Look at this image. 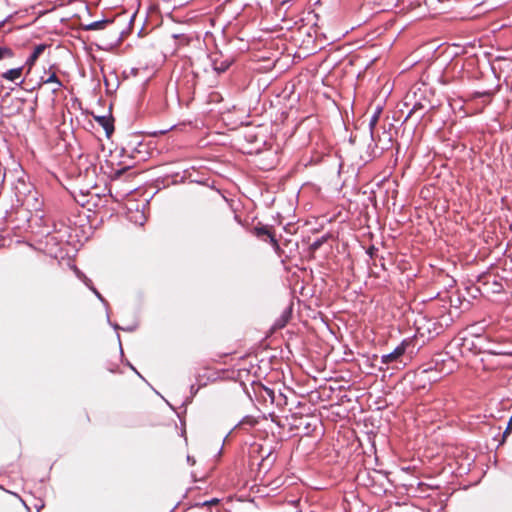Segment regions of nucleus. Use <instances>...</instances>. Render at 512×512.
<instances>
[{"label": "nucleus", "mask_w": 512, "mask_h": 512, "mask_svg": "<svg viewBox=\"0 0 512 512\" xmlns=\"http://www.w3.org/2000/svg\"><path fill=\"white\" fill-rule=\"evenodd\" d=\"M95 120L103 127L107 136H110L114 131L113 119L106 116H96Z\"/></svg>", "instance_id": "4"}, {"label": "nucleus", "mask_w": 512, "mask_h": 512, "mask_svg": "<svg viewBox=\"0 0 512 512\" xmlns=\"http://www.w3.org/2000/svg\"><path fill=\"white\" fill-rule=\"evenodd\" d=\"M22 71H23L22 67L13 68V69H10V70L6 71L5 73H3L2 77L9 81H15L21 77Z\"/></svg>", "instance_id": "6"}, {"label": "nucleus", "mask_w": 512, "mask_h": 512, "mask_svg": "<svg viewBox=\"0 0 512 512\" xmlns=\"http://www.w3.org/2000/svg\"><path fill=\"white\" fill-rule=\"evenodd\" d=\"M107 24V21H95L89 24L86 29L87 30H100L103 29Z\"/></svg>", "instance_id": "9"}, {"label": "nucleus", "mask_w": 512, "mask_h": 512, "mask_svg": "<svg viewBox=\"0 0 512 512\" xmlns=\"http://www.w3.org/2000/svg\"><path fill=\"white\" fill-rule=\"evenodd\" d=\"M325 242H326L325 237H322L321 239H317L310 245V250L313 252L318 250Z\"/></svg>", "instance_id": "11"}, {"label": "nucleus", "mask_w": 512, "mask_h": 512, "mask_svg": "<svg viewBox=\"0 0 512 512\" xmlns=\"http://www.w3.org/2000/svg\"><path fill=\"white\" fill-rule=\"evenodd\" d=\"M424 108H425V106H424L421 102H419V101H415V102L413 103V107H412V109L410 110V112L408 113V115H407V117H406V120H407L408 118H410L413 114H415L417 111H419V110H423Z\"/></svg>", "instance_id": "10"}, {"label": "nucleus", "mask_w": 512, "mask_h": 512, "mask_svg": "<svg viewBox=\"0 0 512 512\" xmlns=\"http://www.w3.org/2000/svg\"><path fill=\"white\" fill-rule=\"evenodd\" d=\"M12 52L8 48H0V60L3 59L5 56H11Z\"/></svg>", "instance_id": "15"}, {"label": "nucleus", "mask_w": 512, "mask_h": 512, "mask_svg": "<svg viewBox=\"0 0 512 512\" xmlns=\"http://www.w3.org/2000/svg\"><path fill=\"white\" fill-rule=\"evenodd\" d=\"M38 58H39V57H38V56H36V55H35V54H33V53L30 55V57H29V58H28V60H27V64L29 65V67H30V68L35 64V62L37 61V59H38Z\"/></svg>", "instance_id": "16"}, {"label": "nucleus", "mask_w": 512, "mask_h": 512, "mask_svg": "<svg viewBox=\"0 0 512 512\" xmlns=\"http://www.w3.org/2000/svg\"><path fill=\"white\" fill-rule=\"evenodd\" d=\"M511 432H512V416L510 417V419L508 421L507 428H506V430L503 433V437L505 438Z\"/></svg>", "instance_id": "17"}, {"label": "nucleus", "mask_w": 512, "mask_h": 512, "mask_svg": "<svg viewBox=\"0 0 512 512\" xmlns=\"http://www.w3.org/2000/svg\"><path fill=\"white\" fill-rule=\"evenodd\" d=\"M29 187L23 179H18V183L15 185V193L19 201H25L24 196L26 192H30Z\"/></svg>", "instance_id": "5"}, {"label": "nucleus", "mask_w": 512, "mask_h": 512, "mask_svg": "<svg viewBox=\"0 0 512 512\" xmlns=\"http://www.w3.org/2000/svg\"><path fill=\"white\" fill-rule=\"evenodd\" d=\"M489 353L492 355H510L509 353L502 352V351H495V350H489Z\"/></svg>", "instance_id": "20"}, {"label": "nucleus", "mask_w": 512, "mask_h": 512, "mask_svg": "<svg viewBox=\"0 0 512 512\" xmlns=\"http://www.w3.org/2000/svg\"><path fill=\"white\" fill-rule=\"evenodd\" d=\"M47 47H48L47 44L36 45L35 48H34L33 54H35L36 56L39 57L45 51V49Z\"/></svg>", "instance_id": "13"}, {"label": "nucleus", "mask_w": 512, "mask_h": 512, "mask_svg": "<svg viewBox=\"0 0 512 512\" xmlns=\"http://www.w3.org/2000/svg\"><path fill=\"white\" fill-rule=\"evenodd\" d=\"M265 461H266L265 459H263V460H262V462L260 463V467H263V466H264V462H265Z\"/></svg>", "instance_id": "23"}, {"label": "nucleus", "mask_w": 512, "mask_h": 512, "mask_svg": "<svg viewBox=\"0 0 512 512\" xmlns=\"http://www.w3.org/2000/svg\"><path fill=\"white\" fill-rule=\"evenodd\" d=\"M264 390H265L266 394L270 397L271 401L273 402L275 399L274 391L272 389L266 388V387L264 388Z\"/></svg>", "instance_id": "18"}, {"label": "nucleus", "mask_w": 512, "mask_h": 512, "mask_svg": "<svg viewBox=\"0 0 512 512\" xmlns=\"http://www.w3.org/2000/svg\"><path fill=\"white\" fill-rule=\"evenodd\" d=\"M253 234L260 240L270 242L271 238H275V229L273 226L258 224L253 228Z\"/></svg>", "instance_id": "2"}, {"label": "nucleus", "mask_w": 512, "mask_h": 512, "mask_svg": "<svg viewBox=\"0 0 512 512\" xmlns=\"http://www.w3.org/2000/svg\"><path fill=\"white\" fill-rule=\"evenodd\" d=\"M43 84H52L53 87H52L51 91L54 94H57L63 87V83L57 77L55 72H52L47 79H42L40 86Z\"/></svg>", "instance_id": "3"}, {"label": "nucleus", "mask_w": 512, "mask_h": 512, "mask_svg": "<svg viewBox=\"0 0 512 512\" xmlns=\"http://www.w3.org/2000/svg\"><path fill=\"white\" fill-rule=\"evenodd\" d=\"M434 372V369L433 368H428V369H424L422 371L423 374H426L427 375V379L430 380V381H437L438 378L436 376H432L431 374Z\"/></svg>", "instance_id": "14"}, {"label": "nucleus", "mask_w": 512, "mask_h": 512, "mask_svg": "<svg viewBox=\"0 0 512 512\" xmlns=\"http://www.w3.org/2000/svg\"><path fill=\"white\" fill-rule=\"evenodd\" d=\"M452 371V369H449L445 372V374H449Z\"/></svg>", "instance_id": "24"}, {"label": "nucleus", "mask_w": 512, "mask_h": 512, "mask_svg": "<svg viewBox=\"0 0 512 512\" xmlns=\"http://www.w3.org/2000/svg\"><path fill=\"white\" fill-rule=\"evenodd\" d=\"M291 243V240H285V242L283 243L285 246H288L289 244Z\"/></svg>", "instance_id": "22"}, {"label": "nucleus", "mask_w": 512, "mask_h": 512, "mask_svg": "<svg viewBox=\"0 0 512 512\" xmlns=\"http://www.w3.org/2000/svg\"><path fill=\"white\" fill-rule=\"evenodd\" d=\"M377 251H378V249H377L375 246H370V247L368 248V250H367V253H368L371 257H373V256L376 254V252H377Z\"/></svg>", "instance_id": "19"}, {"label": "nucleus", "mask_w": 512, "mask_h": 512, "mask_svg": "<svg viewBox=\"0 0 512 512\" xmlns=\"http://www.w3.org/2000/svg\"><path fill=\"white\" fill-rule=\"evenodd\" d=\"M411 344V341L404 340L400 345H398L391 353L384 354L381 356V362L383 364H389L394 361H397L401 356H403L406 352L407 347Z\"/></svg>", "instance_id": "1"}, {"label": "nucleus", "mask_w": 512, "mask_h": 512, "mask_svg": "<svg viewBox=\"0 0 512 512\" xmlns=\"http://www.w3.org/2000/svg\"><path fill=\"white\" fill-rule=\"evenodd\" d=\"M218 502H219V500L215 498V499H212L209 502H205L204 505L217 504Z\"/></svg>", "instance_id": "21"}, {"label": "nucleus", "mask_w": 512, "mask_h": 512, "mask_svg": "<svg viewBox=\"0 0 512 512\" xmlns=\"http://www.w3.org/2000/svg\"><path fill=\"white\" fill-rule=\"evenodd\" d=\"M271 244V246L273 247L275 253L279 256V257H283L285 256L286 258H288L287 255H285V252L284 250L281 248L280 244H279V241L277 239V237L275 238H271V241L269 242Z\"/></svg>", "instance_id": "8"}, {"label": "nucleus", "mask_w": 512, "mask_h": 512, "mask_svg": "<svg viewBox=\"0 0 512 512\" xmlns=\"http://www.w3.org/2000/svg\"><path fill=\"white\" fill-rule=\"evenodd\" d=\"M229 66H230L229 62H222L220 65H217L216 63H214V69L218 73L225 72L229 68Z\"/></svg>", "instance_id": "12"}, {"label": "nucleus", "mask_w": 512, "mask_h": 512, "mask_svg": "<svg viewBox=\"0 0 512 512\" xmlns=\"http://www.w3.org/2000/svg\"><path fill=\"white\" fill-rule=\"evenodd\" d=\"M382 113V107L381 106H377L375 108V111L374 113L372 114L370 120H369V127H370V130H371V133L373 134L374 132V129L379 121V118H380V115Z\"/></svg>", "instance_id": "7"}]
</instances>
